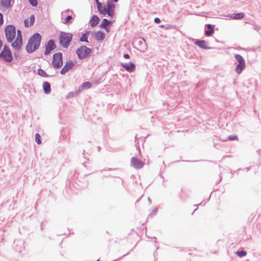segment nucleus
I'll return each mask as SVG.
<instances>
[{"label": "nucleus", "mask_w": 261, "mask_h": 261, "mask_svg": "<svg viewBox=\"0 0 261 261\" xmlns=\"http://www.w3.org/2000/svg\"><path fill=\"white\" fill-rule=\"evenodd\" d=\"M42 36L39 33H35L30 37L25 49L28 54H32L37 50L40 46Z\"/></svg>", "instance_id": "f257e3e1"}, {"label": "nucleus", "mask_w": 261, "mask_h": 261, "mask_svg": "<svg viewBox=\"0 0 261 261\" xmlns=\"http://www.w3.org/2000/svg\"><path fill=\"white\" fill-rule=\"evenodd\" d=\"M73 38L71 33L61 32L59 36L60 45L63 48H67L70 44Z\"/></svg>", "instance_id": "f03ea898"}, {"label": "nucleus", "mask_w": 261, "mask_h": 261, "mask_svg": "<svg viewBox=\"0 0 261 261\" xmlns=\"http://www.w3.org/2000/svg\"><path fill=\"white\" fill-rule=\"evenodd\" d=\"M92 52V49L86 45H82L75 50V54L80 60H84L90 57Z\"/></svg>", "instance_id": "7ed1b4c3"}, {"label": "nucleus", "mask_w": 261, "mask_h": 261, "mask_svg": "<svg viewBox=\"0 0 261 261\" xmlns=\"http://www.w3.org/2000/svg\"><path fill=\"white\" fill-rule=\"evenodd\" d=\"M5 36L8 43L12 42L16 37V28L13 24L7 25L5 29Z\"/></svg>", "instance_id": "20e7f679"}, {"label": "nucleus", "mask_w": 261, "mask_h": 261, "mask_svg": "<svg viewBox=\"0 0 261 261\" xmlns=\"http://www.w3.org/2000/svg\"><path fill=\"white\" fill-rule=\"evenodd\" d=\"M63 54L58 52L53 54L51 62L52 66L56 69H59L63 66Z\"/></svg>", "instance_id": "39448f33"}, {"label": "nucleus", "mask_w": 261, "mask_h": 261, "mask_svg": "<svg viewBox=\"0 0 261 261\" xmlns=\"http://www.w3.org/2000/svg\"><path fill=\"white\" fill-rule=\"evenodd\" d=\"M56 48L57 45L55 40L53 39H49L45 45L44 55L47 56L49 55Z\"/></svg>", "instance_id": "423d86ee"}, {"label": "nucleus", "mask_w": 261, "mask_h": 261, "mask_svg": "<svg viewBox=\"0 0 261 261\" xmlns=\"http://www.w3.org/2000/svg\"><path fill=\"white\" fill-rule=\"evenodd\" d=\"M76 62L73 61L72 60L67 61L63 67L60 70V74L65 75L69 70H71L74 67Z\"/></svg>", "instance_id": "0eeeda50"}, {"label": "nucleus", "mask_w": 261, "mask_h": 261, "mask_svg": "<svg viewBox=\"0 0 261 261\" xmlns=\"http://www.w3.org/2000/svg\"><path fill=\"white\" fill-rule=\"evenodd\" d=\"M0 60L6 62L11 63L13 60L12 51H1Z\"/></svg>", "instance_id": "6e6552de"}, {"label": "nucleus", "mask_w": 261, "mask_h": 261, "mask_svg": "<svg viewBox=\"0 0 261 261\" xmlns=\"http://www.w3.org/2000/svg\"><path fill=\"white\" fill-rule=\"evenodd\" d=\"M131 166L136 169H140L144 166V162L136 157H133L130 161Z\"/></svg>", "instance_id": "1a4fd4ad"}, {"label": "nucleus", "mask_w": 261, "mask_h": 261, "mask_svg": "<svg viewBox=\"0 0 261 261\" xmlns=\"http://www.w3.org/2000/svg\"><path fill=\"white\" fill-rule=\"evenodd\" d=\"M120 66L129 72H134L136 68V65L132 61L127 63H121Z\"/></svg>", "instance_id": "9d476101"}, {"label": "nucleus", "mask_w": 261, "mask_h": 261, "mask_svg": "<svg viewBox=\"0 0 261 261\" xmlns=\"http://www.w3.org/2000/svg\"><path fill=\"white\" fill-rule=\"evenodd\" d=\"M111 27V20H108L107 18H103L102 20V22L99 25V27L101 29H104L107 33L110 32V27Z\"/></svg>", "instance_id": "9b49d317"}, {"label": "nucleus", "mask_w": 261, "mask_h": 261, "mask_svg": "<svg viewBox=\"0 0 261 261\" xmlns=\"http://www.w3.org/2000/svg\"><path fill=\"white\" fill-rule=\"evenodd\" d=\"M194 44L197 45L201 48L204 49H210L211 48L210 47H208L207 44V42L205 40H199V39H195L194 40Z\"/></svg>", "instance_id": "f8f14e48"}, {"label": "nucleus", "mask_w": 261, "mask_h": 261, "mask_svg": "<svg viewBox=\"0 0 261 261\" xmlns=\"http://www.w3.org/2000/svg\"><path fill=\"white\" fill-rule=\"evenodd\" d=\"M214 27L215 25L210 23L206 24L205 25V28H207V30H204V35L207 37H209L214 34L215 32Z\"/></svg>", "instance_id": "ddd939ff"}, {"label": "nucleus", "mask_w": 261, "mask_h": 261, "mask_svg": "<svg viewBox=\"0 0 261 261\" xmlns=\"http://www.w3.org/2000/svg\"><path fill=\"white\" fill-rule=\"evenodd\" d=\"M100 19L97 15L94 14L92 16L89 23L92 28L95 27L99 22Z\"/></svg>", "instance_id": "4468645a"}, {"label": "nucleus", "mask_w": 261, "mask_h": 261, "mask_svg": "<svg viewBox=\"0 0 261 261\" xmlns=\"http://www.w3.org/2000/svg\"><path fill=\"white\" fill-rule=\"evenodd\" d=\"M11 43V46L13 47V49L15 50H17V51H19L21 49L23 41L18 40L17 39H15L14 42H12Z\"/></svg>", "instance_id": "2eb2a0df"}, {"label": "nucleus", "mask_w": 261, "mask_h": 261, "mask_svg": "<svg viewBox=\"0 0 261 261\" xmlns=\"http://www.w3.org/2000/svg\"><path fill=\"white\" fill-rule=\"evenodd\" d=\"M106 37L105 34L102 31L99 30L96 32L94 35V38L98 41H103Z\"/></svg>", "instance_id": "dca6fc26"}, {"label": "nucleus", "mask_w": 261, "mask_h": 261, "mask_svg": "<svg viewBox=\"0 0 261 261\" xmlns=\"http://www.w3.org/2000/svg\"><path fill=\"white\" fill-rule=\"evenodd\" d=\"M13 3L12 4V0H1L0 5L6 9L11 8Z\"/></svg>", "instance_id": "f3484780"}, {"label": "nucleus", "mask_w": 261, "mask_h": 261, "mask_svg": "<svg viewBox=\"0 0 261 261\" xmlns=\"http://www.w3.org/2000/svg\"><path fill=\"white\" fill-rule=\"evenodd\" d=\"M138 45L139 46L143 49H146L147 47V44L146 42V40L144 38H140L137 39Z\"/></svg>", "instance_id": "a211bd4d"}, {"label": "nucleus", "mask_w": 261, "mask_h": 261, "mask_svg": "<svg viewBox=\"0 0 261 261\" xmlns=\"http://www.w3.org/2000/svg\"><path fill=\"white\" fill-rule=\"evenodd\" d=\"M44 93L48 94L51 92V86L49 82L45 81L42 85Z\"/></svg>", "instance_id": "6ab92c4d"}, {"label": "nucleus", "mask_w": 261, "mask_h": 261, "mask_svg": "<svg viewBox=\"0 0 261 261\" xmlns=\"http://www.w3.org/2000/svg\"><path fill=\"white\" fill-rule=\"evenodd\" d=\"M92 84L89 81L85 82L79 87V91H81L84 89H88L92 87Z\"/></svg>", "instance_id": "aec40b11"}, {"label": "nucleus", "mask_w": 261, "mask_h": 261, "mask_svg": "<svg viewBox=\"0 0 261 261\" xmlns=\"http://www.w3.org/2000/svg\"><path fill=\"white\" fill-rule=\"evenodd\" d=\"M245 63H238L236 66L235 71L237 74H240L245 69Z\"/></svg>", "instance_id": "412c9836"}, {"label": "nucleus", "mask_w": 261, "mask_h": 261, "mask_svg": "<svg viewBox=\"0 0 261 261\" xmlns=\"http://www.w3.org/2000/svg\"><path fill=\"white\" fill-rule=\"evenodd\" d=\"M245 16V14L243 12L236 13L231 14L230 17L233 19L240 20Z\"/></svg>", "instance_id": "4be33fe9"}, {"label": "nucleus", "mask_w": 261, "mask_h": 261, "mask_svg": "<svg viewBox=\"0 0 261 261\" xmlns=\"http://www.w3.org/2000/svg\"><path fill=\"white\" fill-rule=\"evenodd\" d=\"M91 33L90 31H86L85 33H83L80 39V41L89 43L88 38L89 34Z\"/></svg>", "instance_id": "5701e85b"}, {"label": "nucleus", "mask_w": 261, "mask_h": 261, "mask_svg": "<svg viewBox=\"0 0 261 261\" xmlns=\"http://www.w3.org/2000/svg\"><path fill=\"white\" fill-rule=\"evenodd\" d=\"M37 73L38 75H40V76L44 77H48L53 76V75H48V74H47L44 71V70H43L41 68L38 69L37 71Z\"/></svg>", "instance_id": "b1692460"}, {"label": "nucleus", "mask_w": 261, "mask_h": 261, "mask_svg": "<svg viewBox=\"0 0 261 261\" xmlns=\"http://www.w3.org/2000/svg\"><path fill=\"white\" fill-rule=\"evenodd\" d=\"M112 2H113L112 0L107 1L106 6V10L115 9V5L112 3Z\"/></svg>", "instance_id": "393cba45"}, {"label": "nucleus", "mask_w": 261, "mask_h": 261, "mask_svg": "<svg viewBox=\"0 0 261 261\" xmlns=\"http://www.w3.org/2000/svg\"><path fill=\"white\" fill-rule=\"evenodd\" d=\"M101 14L103 15H106L108 14V16L110 17H113L115 14V9H111L106 10V11H101Z\"/></svg>", "instance_id": "a878e982"}, {"label": "nucleus", "mask_w": 261, "mask_h": 261, "mask_svg": "<svg viewBox=\"0 0 261 261\" xmlns=\"http://www.w3.org/2000/svg\"><path fill=\"white\" fill-rule=\"evenodd\" d=\"M235 59L238 62V63H245V59L239 54H235L234 56Z\"/></svg>", "instance_id": "bb28decb"}, {"label": "nucleus", "mask_w": 261, "mask_h": 261, "mask_svg": "<svg viewBox=\"0 0 261 261\" xmlns=\"http://www.w3.org/2000/svg\"><path fill=\"white\" fill-rule=\"evenodd\" d=\"M227 140L233 141L238 140V137L236 135H230L227 137L226 139H221L222 141H226Z\"/></svg>", "instance_id": "cd10ccee"}, {"label": "nucleus", "mask_w": 261, "mask_h": 261, "mask_svg": "<svg viewBox=\"0 0 261 261\" xmlns=\"http://www.w3.org/2000/svg\"><path fill=\"white\" fill-rule=\"evenodd\" d=\"M236 254L239 257L242 258L247 255V252L244 250H238L236 252Z\"/></svg>", "instance_id": "c85d7f7f"}, {"label": "nucleus", "mask_w": 261, "mask_h": 261, "mask_svg": "<svg viewBox=\"0 0 261 261\" xmlns=\"http://www.w3.org/2000/svg\"><path fill=\"white\" fill-rule=\"evenodd\" d=\"M73 18L71 15H67L64 19V23L65 24H71L72 23L71 19Z\"/></svg>", "instance_id": "c756f323"}, {"label": "nucleus", "mask_w": 261, "mask_h": 261, "mask_svg": "<svg viewBox=\"0 0 261 261\" xmlns=\"http://www.w3.org/2000/svg\"><path fill=\"white\" fill-rule=\"evenodd\" d=\"M35 141L37 144H40L42 142L41 138L38 133H36L35 135Z\"/></svg>", "instance_id": "7c9ffc66"}, {"label": "nucleus", "mask_w": 261, "mask_h": 261, "mask_svg": "<svg viewBox=\"0 0 261 261\" xmlns=\"http://www.w3.org/2000/svg\"><path fill=\"white\" fill-rule=\"evenodd\" d=\"M15 39L23 41L21 31L20 30H17V36Z\"/></svg>", "instance_id": "2f4dec72"}, {"label": "nucleus", "mask_w": 261, "mask_h": 261, "mask_svg": "<svg viewBox=\"0 0 261 261\" xmlns=\"http://www.w3.org/2000/svg\"><path fill=\"white\" fill-rule=\"evenodd\" d=\"M159 27L160 28H164L166 30H170V29H172L173 28L172 26L169 24H166L165 25L161 24L159 26Z\"/></svg>", "instance_id": "473e14b6"}, {"label": "nucleus", "mask_w": 261, "mask_h": 261, "mask_svg": "<svg viewBox=\"0 0 261 261\" xmlns=\"http://www.w3.org/2000/svg\"><path fill=\"white\" fill-rule=\"evenodd\" d=\"M35 21V17L34 14H32L30 17V27L34 25Z\"/></svg>", "instance_id": "72a5a7b5"}, {"label": "nucleus", "mask_w": 261, "mask_h": 261, "mask_svg": "<svg viewBox=\"0 0 261 261\" xmlns=\"http://www.w3.org/2000/svg\"><path fill=\"white\" fill-rule=\"evenodd\" d=\"M85 150H83V157L86 159H87V161L86 162H84L83 163V165L84 167H85L86 168H87V166L86 165V164L87 163H90V161L89 159L88 158H86V156H85Z\"/></svg>", "instance_id": "f704fd0d"}, {"label": "nucleus", "mask_w": 261, "mask_h": 261, "mask_svg": "<svg viewBox=\"0 0 261 261\" xmlns=\"http://www.w3.org/2000/svg\"><path fill=\"white\" fill-rule=\"evenodd\" d=\"M30 4L34 7H36L38 5V1L37 0H28Z\"/></svg>", "instance_id": "c9c22d12"}, {"label": "nucleus", "mask_w": 261, "mask_h": 261, "mask_svg": "<svg viewBox=\"0 0 261 261\" xmlns=\"http://www.w3.org/2000/svg\"><path fill=\"white\" fill-rule=\"evenodd\" d=\"M99 10H100V11H98V12L101 14V11H106V6L105 5H103L102 3L101 4L100 6H99Z\"/></svg>", "instance_id": "e433bc0d"}, {"label": "nucleus", "mask_w": 261, "mask_h": 261, "mask_svg": "<svg viewBox=\"0 0 261 261\" xmlns=\"http://www.w3.org/2000/svg\"><path fill=\"white\" fill-rule=\"evenodd\" d=\"M1 51H11L9 48V46L7 44H5L3 47V49Z\"/></svg>", "instance_id": "4c0bfd02"}, {"label": "nucleus", "mask_w": 261, "mask_h": 261, "mask_svg": "<svg viewBox=\"0 0 261 261\" xmlns=\"http://www.w3.org/2000/svg\"><path fill=\"white\" fill-rule=\"evenodd\" d=\"M158 211V210L157 208H155L154 209H153L152 210L151 213L148 215V217H152L153 216H154L156 214Z\"/></svg>", "instance_id": "58836bf2"}, {"label": "nucleus", "mask_w": 261, "mask_h": 261, "mask_svg": "<svg viewBox=\"0 0 261 261\" xmlns=\"http://www.w3.org/2000/svg\"><path fill=\"white\" fill-rule=\"evenodd\" d=\"M253 29L257 31L259 34H261V33L259 32V30H261V27L257 25H254L253 27Z\"/></svg>", "instance_id": "ea45409f"}, {"label": "nucleus", "mask_w": 261, "mask_h": 261, "mask_svg": "<svg viewBox=\"0 0 261 261\" xmlns=\"http://www.w3.org/2000/svg\"><path fill=\"white\" fill-rule=\"evenodd\" d=\"M24 27H26V28L31 27L30 25H29L30 22L29 21L28 19H24Z\"/></svg>", "instance_id": "a19ab883"}, {"label": "nucleus", "mask_w": 261, "mask_h": 261, "mask_svg": "<svg viewBox=\"0 0 261 261\" xmlns=\"http://www.w3.org/2000/svg\"><path fill=\"white\" fill-rule=\"evenodd\" d=\"M76 95V93L73 92H69L68 95H67V98H69L70 97H74Z\"/></svg>", "instance_id": "79ce46f5"}, {"label": "nucleus", "mask_w": 261, "mask_h": 261, "mask_svg": "<svg viewBox=\"0 0 261 261\" xmlns=\"http://www.w3.org/2000/svg\"><path fill=\"white\" fill-rule=\"evenodd\" d=\"M14 58H15L16 60H19V59H20L21 58V57H20V55H19V54H18V52H17V53H16V52L14 53Z\"/></svg>", "instance_id": "37998d69"}, {"label": "nucleus", "mask_w": 261, "mask_h": 261, "mask_svg": "<svg viewBox=\"0 0 261 261\" xmlns=\"http://www.w3.org/2000/svg\"><path fill=\"white\" fill-rule=\"evenodd\" d=\"M4 22V16L3 14L0 12V27L3 24Z\"/></svg>", "instance_id": "c03bdc74"}, {"label": "nucleus", "mask_w": 261, "mask_h": 261, "mask_svg": "<svg viewBox=\"0 0 261 261\" xmlns=\"http://www.w3.org/2000/svg\"><path fill=\"white\" fill-rule=\"evenodd\" d=\"M94 1L97 5V8L98 11H100V10L99 8V6H100L101 3L99 2L98 0H94Z\"/></svg>", "instance_id": "a18cd8bd"}, {"label": "nucleus", "mask_w": 261, "mask_h": 261, "mask_svg": "<svg viewBox=\"0 0 261 261\" xmlns=\"http://www.w3.org/2000/svg\"><path fill=\"white\" fill-rule=\"evenodd\" d=\"M161 20L160 19V18L159 17H155L154 19V23H160L161 22Z\"/></svg>", "instance_id": "49530a36"}, {"label": "nucleus", "mask_w": 261, "mask_h": 261, "mask_svg": "<svg viewBox=\"0 0 261 261\" xmlns=\"http://www.w3.org/2000/svg\"><path fill=\"white\" fill-rule=\"evenodd\" d=\"M123 57L124 59H130V56L128 54H124Z\"/></svg>", "instance_id": "de8ad7c7"}, {"label": "nucleus", "mask_w": 261, "mask_h": 261, "mask_svg": "<svg viewBox=\"0 0 261 261\" xmlns=\"http://www.w3.org/2000/svg\"><path fill=\"white\" fill-rule=\"evenodd\" d=\"M45 227V223L43 222H42L40 225V228L42 231L44 230V228Z\"/></svg>", "instance_id": "09e8293b"}, {"label": "nucleus", "mask_w": 261, "mask_h": 261, "mask_svg": "<svg viewBox=\"0 0 261 261\" xmlns=\"http://www.w3.org/2000/svg\"><path fill=\"white\" fill-rule=\"evenodd\" d=\"M255 50L258 51H261V44L260 45L256 47Z\"/></svg>", "instance_id": "8fccbe9b"}, {"label": "nucleus", "mask_w": 261, "mask_h": 261, "mask_svg": "<svg viewBox=\"0 0 261 261\" xmlns=\"http://www.w3.org/2000/svg\"><path fill=\"white\" fill-rule=\"evenodd\" d=\"M3 41L0 39V50H1L2 47H3Z\"/></svg>", "instance_id": "3c124183"}, {"label": "nucleus", "mask_w": 261, "mask_h": 261, "mask_svg": "<svg viewBox=\"0 0 261 261\" xmlns=\"http://www.w3.org/2000/svg\"><path fill=\"white\" fill-rule=\"evenodd\" d=\"M127 254H128V253H127V254H124V255L122 256V257H123V256H125V255H126ZM121 258V257H120V258H117V259H114L113 261H116V260H117L120 259Z\"/></svg>", "instance_id": "603ef678"}, {"label": "nucleus", "mask_w": 261, "mask_h": 261, "mask_svg": "<svg viewBox=\"0 0 261 261\" xmlns=\"http://www.w3.org/2000/svg\"><path fill=\"white\" fill-rule=\"evenodd\" d=\"M257 153L258 154H261V149H258L256 151Z\"/></svg>", "instance_id": "864d4df0"}, {"label": "nucleus", "mask_w": 261, "mask_h": 261, "mask_svg": "<svg viewBox=\"0 0 261 261\" xmlns=\"http://www.w3.org/2000/svg\"><path fill=\"white\" fill-rule=\"evenodd\" d=\"M251 168V166H250V167L246 168V169L247 170V171H249L250 170Z\"/></svg>", "instance_id": "5fc2aeb1"}, {"label": "nucleus", "mask_w": 261, "mask_h": 261, "mask_svg": "<svg viewBox=\"0 0 261 261\" xmlns=\"http://www.w3.org/2000/svg\"><path fill=\"white\" fill-rule=\"evenodd\" d=\"M117 168H115V169H112V168H108V169H107V170L108 171H111V170H116Z\"/></svg>", "instance_id": "6e6d98bb"}, {"label": "nucleus", "mask_w": 261, "mask_h": 261, "mask_svg": "<svg viewBox=\"0 0 261 261\" xmlns=\"http://www.w3.org/2000/svg\"><path fill=\"white\" fill-rule=\"evenodd\" d=\"M148 201L150 204L151 203V200L149 197L148 198Z\"/></svg>", "instance_id": "4d7b16f0"}, {"label": "nucleus", "mask_w": 261, "mask_h": 261, "mask_svg": "<svg viewBox=\"0 0 261 261\" xmlns=\"http://www.w3.org/2000/svg\"><path fill=\"white\" fill-rule=\"evenodd\" d=\"M199 86H200V84H199V83H197V84L196 85V88H198Z\"/></svg>", "instance_id": "13d9d810"}, {"label": "nucleus", "mask_w": 261, "mask_h": 261, "mask_svg": "<svg viewBox=\"0 0 261 261\" xmlns=\"http://www.w3.org/2000/svg\"><path fill=\"white\" fill-rule=\"evenodd\" d=\"M115 20H111V26L112 25V24H113V22H115Z\"/></svg>", "instance_id": "bf43d9fd"}, {"label": "nucleus", "mask_w": 261, "mask_h": 261, "mask_svg": "<svg viewBox=\"0 0 261 261\" xmlns=\"http://www.w3.org/2000/svg\"><path fill=\"white\" fill-rule=\"evenodd\" d=\"M202 202L200 203V204H199L198 205H194V206H198V205H202Z\"/></svg>", "instance_id": "052dcab7"}, {"label": "nucleus", "mask_w": 261, "mask_h": 261, "mask_svg": "<svg viewBox=\"0 0 261 261\" xmlns=\"http://www.w3.org/2000/svg\"><path fill=\"white\" fill-rule=\"evenodd\" d=\"M197 210V208H196L195 210H194V211H193V212L192 213V215H193L194 213Z\"/></svg>", "instance_id": "680f3d73"}, {"label": "nucleus", "mask_w": 261, "mask_h": 261, "mask_svg": "<svg viewBox=\"0 0 261 261\" xmlns=\"http://www.w3.org/2000/svg\"><path fill=\"white\" fill-rule=\"evenodd\" d=\"M139 199L137 200L136 202H139Z\"/></svg>", "instance_id": "e2e57ef3"}, {"label": "nucleus", "mask_w": 261, "mask_h": 261, "mask_svg": "<svg viewBox=\"0 0 261 261\" xmlns=\"http://www.w3.org/2000/svg\"><path fill=\"white\" fill-rule=\"evenodd\" d=\"M96 261H100L99 260V259H98L97 260H96Z\"/></svg>", "instance_id": "0e129e2a"}, {"label": "nucleus", "mask_w": 261, "mask_h": 261, "mask_svg": "<svg viewBox=\"0 0 261 261\" xmlns=\"http://www.w3.org/2000/svg\"><path fill=\"white\" fill-rule=\"evenodd\" d=\"M89 174H86L85 176H87Z\"/></svg>", "instance_id": "69168bd1"}]
</instances>
